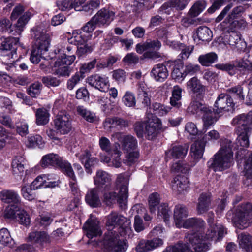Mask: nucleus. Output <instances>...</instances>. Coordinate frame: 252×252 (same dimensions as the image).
Wrapping results in <instances>:
<instances>
[{"label":"nucleus","instance_id":"nucleus-16","mask_svg":"<svg viewBox=\"0 0 252 252\" xmlns=\"http://www.w3.org/2000/svg\"><path fill=\"white\" fill-rule=\"evenodd\" d=\"M113 137L121 143L124 152L137 149V140L131 135H125L122 132H116L113 134Z\"/></svg>","mask_w":252,"mask_h":252},{"label":"nucleus","instance_id":"nucleus-29","mask_svg":"<svg viewBox=\"0 0 252 252\" xmlns=\"http://www.w3.org/2000/svg\"><path fill=\"white\" fill-rule=\"evenodd\" d=\"M211 204V194L210 193H201L198 199L197 211L198 214H202L206 212Z\"/></svg>","mask_w":252,"mask_h":252},{"label":"nucleus","instance_id":"nucleus-24","mask_svg":"<svg viewBox=\"0 0 252 252\" xmlns=\"http://www.w3.org/2000/svg\"><path fill=\"white\" fill-rule=\"evenodd\" d=\"M28 241L42 246L49 243L50 237L45 231H33L29 233Z\"/></svg>","mask_w":252,"mask_h":252},{"label":"nucleus","instance_id":"nucleus-10","mask_svg":"<svg viewBox=\"0 0 252 252\" xmlns=\"http://www.w3.org/2000/svg\"><path fill=\"white\" fill-rule=\"evenodd\" d=\"M104 247L113 252H125L127 248V243L124 240L119 238L118 233L107 231L105 233L103 240Z\"/></svg>","mask_w":252,"mask_h":252},{"label":"nucleus","instance_id":"nucleus-51","mask_svg":"<svg viewBox=\"0 0 252 252\" xmlns=\"http://www.w3.org/2000/svg\"><path fill=\"white\" fill-rule=\"evenodd\" d=\"M206 3L205 0L196 1L189 10V15L195 17L200 14L205 8Z\"/></svg>","mask_w":252,"mask_h":252},{"label":"nucleus","instance_id":"nucleus-7","mask_svg":"<svg viewBox=\"0 0 252 252\" xmlns=\"http://www.w3.org/2000/svg\"><path fill=\"white\" fill-rule=\"evenodd\" d=\"M40 165L43 168L58 166L68 177L74 178V173L71 164L57 154L50 153L43 156Z\"/></svg>","mask_w":252,"mask_h":252},{"label":"nucleus","instance_id":"nucleus-64","mask_svg":"<svg viewBox=\"0 0 252 252\" xmlns=\"http://www.w3.org/2000/svg\"><path fill=\"white\" fill-rule=\"evenodd\" d=\"M45 180V187L54 188L58 185V177L55 174H43Z\"/></svg>","mask_w":252,"mask_h":252},{"label":"nucleus","instance_id":"nucleus-62","mask_svg":"<svg viewBox=\"0 0 252 252\" xmlns=\"http://www.w3.org/2000/svg\"><path fill=\"white\" fill-rule=\"evenodd\" d=\"M100 5V0H91L84 5L83 10L92 14L94 10L98 8Z\"/></svg>","mask_w":252,"mask_h":252},{"label":"nucleus","instance_id":"nucleus-1","mask_svg":"<svg viewBox=\"0 0 252 252\" xmlns=\"http://www.w3.org/2000/svg\"><path fill=\"white\" fill-rule=\"evenodd\" d=\"M226 233V229L221 224L211 225L205 234L201 232L188 234L184 243L190 245L193 252H203L211 247L210 243L207 241H219Z\"/></svg>","mask_w":252,"mask_h":252},{"label":"nucleus","instance_id":"nucleus-37","mask_svg":"<svg viewBox=\"0 0 252 252\" xmlns=\"http://www.w3.org/2000/svg\"><path fill=\"white\" fill-rule=\"evenodd\" d=\"M133 210H136L138 215H135L134 217V228L137 232H140L144 230L145 228V225L143 223V220L139 216L141 212H144L145 210L142 208L140 205H136L133 206Z\"/></svg>","mask_w":252,"mask_h":252},{"label":"nucleus","instance_id":"nucleus-53","mask_svg":"<svg viewBox=\"0 0 252 252\" xmlns=\"http://www.w3.org/2000/svg\"><path fill=\"white\" fill-rule=\"evenodd\" d=\"M124 104L128 107H133L136 105V97L133 93L127 91L122 98Z\"/></svg>","mask_w":252,"mask_h":252},{"label":"nucleus","instance_id":"nucleus-45","mask_svg":"<svg viewBox=\"0 0 252 252\" xmlns=\"http://www.w3.org/2000/svg\"><path fill=\"white\" fill-rule=\"evenodd\" d=\"M54 66V73L56 75L63 77H68L70 75L71 70L69 67L61 63L60 59H58L55 62Z\"/></svg>","mask_w":252,"mask_h":252},{"label":"nucleus","instance_id":"nucleus-35","mask_svg":"<svg viewBox=\"0 0 252 252\" xmlns=\"http://www.w3.org/2000/svg\"><path fill=\"white\" fill-rule=\"evenodd\" d=\"M187 88L194 94H197L199 95H201L205 92V87L195 77H192L187 82Z\"/></svg>","mask_w":252,"mask_h":252},{"label":"nucleus","instance_id":"nucleus-23","mask_svg":"<svg viewBox=\"0 0 252 252\" xmlns=\"http://www.w3.org/2000/svg\"><path fill=\"white\" fill-rule=\"evenodd\" d=\"M188 3L187 0H170L164 3L159 10L162 13L169 14L172 8H175L178 11L183 10L186 8Z\"/></svg>","mask_w":252,"mask_h":252},{"label":"nucleus","instance_id":"nucleus-54","mask_svg":"<svg viewBox=\"0 0 252 252\" xmlns=\"http://www.w3.org/2000/svg\"><path fill=\"white\" fill-rule=\"evenodd\" d=\"M172 78L176 81H180L184 80L186 76V74L183 70V65L182 63L178 64L173 68L171 74Z\"/></svg>","mask_w":252,"mask_h":252},{"label":"nucleus","instance_id":"nucleus-22","mask_svg":"<svg viewBox=\"0 0 252 252\" xmlns=\"http://www.w3.org/2000/svg\"><path fill=\"white\" fill-rule=\"evenodd\" d=\"M171 186L173 190L176 193H184L189 189V181L186 176L178 175L172 182Z\"/></svg>","mask_w":252,"mask_h":252},{"label":"nucleus","instance_id":"nucleus-9","mask_svg":"<svg viewBox=\"0 0 252 252\" xmlns=\"http://www.w3.org/2000/svg\"><path fill=\"white\" fill-rule=\"evenodd\" d=\"M232 220L236 226L240 229L248 227L252 221V204L246 203L239 206Z\"/></svg>","mask_w":252,"mask_h":252},{"label":"nucleus","instance_id":"nucleus-8","mask_svg":"<svg viewBox=\"0 0 252 252\" xmlns=\"http://www.w3.org/2000/svg\"><path fill=\"white\" fill-rule=\"evenodd\" d=\"M0 199L9 206L5 211V217H13L15 212L20 210L23 206L20 196L17 192L13 190H3L0 192Z\"/></svg>","mask_w":252,"mask_h":252},{"label":"nucleus","instance_id":"nucleus-36","mask_svg":"<svg viewBox=\"0 0 252 252\" xmlns=\"http://www.w3.org/2000/svg\"><path fill=\"white\" fill-rule=\"evenodd\" d=\"M240 248L246 252H252V237L249 234L242 233L238 235Z\"/></svg>","mask_w":252,"mask_h":252},{"label":"nucleus","instance_id":"nucleus-40","mask_svg":"<svg viewBox=\"0 0 252 252\" xmlns=\"http://www.w3.org/2000/svg\"><path fill=\"white\" fill-rule=\"evenodd\" d=\"M227 94H229L231 98L233 97L237 103L242 102L244 101L245 94L243 92V88L241 85H237L227 90Z\"/></svg>","mask_w":252,"mask_h":252},{"label":"nucleus","instance_id":"nucleus-25","mask_svg":"<svg viewBox=\"0 0 252 252\" xmlns=\"http://www.w3.org/2000/svg\"><path fill=\"white\" fill-rule=\"evenodd\" d=\"M209 106L204 103L197 101L195 98L192 100L187 111L189 114L194 115L196 117H199L205 111L206 112Z\"/></svg>","mask_w":252,"mask_h":252},{"label":"nucleus","instance_id":"nucleus-49","mask_svg":"<svg viewBox=\"0 0 252 252\" xmlns=\"http://www.w3.org/2000/svg\"><path fill=\"white\" fill-rule=\"evenodd\" d=\"M26 14H28L29 17L25 23V25L27 24L31 17V13L28 11L25 12V8L23 5L20 4L18 5L14 8L11 14L10 19L12 21L16 20L17 19L18 20L20 17H22Z\"/></svg>","mask_w":252,"mask_h":252},{"label":"nucleus","instance_id":"nucleus-21","mask_svg":"<svg viewBox=\"0 0 252 252\" xmlns=\"http://www.w3.org/2000/svg\"><path fill=\"white\" fill-rule=\"evenodd\" d=\"M115 13L106 8H102L93 16L98 27H107L114 20Z\"/></svg>","mask_w":252,"mask_h":252},{"label":"nucleus","instance_id":"nucleus-32","mask_svg":"<svg viewBox=\"0 0 252 252\" xmlns=\"http://www.w3.org/2000/svg\"><path fill=\"white\" fill-rule=\"evenodd\" d=\"M76 111L77 115L89 123H95L99 121V117L95 113L88 110L83 106H77Z\"/></svg>","mask_w":252,"mask_h":252},{"label":"nucleus","instance_id":"nucleus-55","mask_svg":"<svg viewBox=\"0 0 252 252\" xmlns=\"http://www.w3.org/2000/svg\"><path fill=\"white\" fill-rule=\"evenodd\" d=\"M126 152L127 154L124 160V163L126 164L131 166L138 161L140 154L137 149Z\"/></svg>","mask_w":252,"mask_h":252},{"label":"nucleus","instance_id":"nucleus-11","mask_svg":"<svg viewBox=\"0 0 252 252\" xmlns=\"http://www.w3.org/2000/svg\"><path fill=\"white\" fill-rule=\"evenodd\" d=\"M28 17V14H26L20 17L16 23L13 25L8 19H1L0 20V32L13 35H20L24 30Z\"/></svg>","mask_w":252,"mask_h":252},{"label":"nucleus","instance_id":"nucleus-31","mask_svg":"<svg viewBox=\"0 0 252 252\" xmlns=\"http://www.w3.org/2000/svg\"><path fill=\"white\" fill-rule=\"evenodd\" d=\"M151 74L157 81L163 82L167 78L168 71L165 65L159 63L153 67Z\"/></svg>","mask_w":252,"mask_h":252},{"label":"nucleus","instance_id":"nucleus-28","mask_svg":"<svg viewBox=\"0 0 252 252\" xmlns=\"http://www.w3.org/2000/svg\"><path fill=\"white\" fill-rule=\"evenodd\" d=\"M75 155L79 157L80 161L84 165L86 172L89 174L92 173L90 168L96 163L97 159L95 158H90L91 153L88 150H84L81 153Z\"/></svg>","mask_w":252,"mask_h":252},{"label":"nucleus","instance_id":"nucleus-42","mask_svg":"<svg viewBox=\"0 0 252 252\" xmlns=\"http://www.w3.org/2000/svg\"><path fill=\"white\" fill-rule=\"evenodd\" d=\"M218 55L215 52H210L205 54L200 55L198 61L204 66H209L218 60Z\"/></svg>","mask_w":252,"mask_h":252},{"label":"nucleus","instance_id":"nucleus-3","mask_svg":"<svg viewBox=\"0 0 252 252\" xmlns=\"http://www.w3.org/2000/svg\"><path fill=\"white\" fill-rule=\"evenodd\" d=\"M128 181L126 174H119L116 181V189H119V192L117 193L115 191H105L103 195V202L106 205L110 206L117 202L121 208H125L128 197Z\"/></svg>","mask_w":252,"mask_h":252},{"label":"nucleus","instance_id":"nucleus-43","mask_svg":"<svg viewBox=\"0 0 252 252\" xmlns=\"http://www.w3.org/2000/svg\"><path fill=\"white\" fill-rule=\"evenodd\" d=\"M50 114L44 108H38L35 111L36 124L38 126H44L49 121Z\"/></svg>","mask_w":252,"mask_h":252},{"label":"nucleus","instance_id":"nucleus-15","mask_svg":"<svg viewBox=\"0 0 252 252\" xmlns=\"http://www.w3.org/2000/svg\"><path fill=\"white\" fill-rule=\"evenodd\" d=\"M55 128L61 134L68 133L71 129L70 116L65 111H60L54 120Z\"/></svg>","mask_w":252,"mask_h":252},{"label":"nucleus","instance_id":"nucleus-4","mask_svg":"<svg viewBox=\"0 0 252 252\" xmlns=\"http://www.w3.org/2000/svg\"><path fill=\"white\" fill-rule=\"evenodd\" d=\"M233 163L231 143L227 141L208 162V166L215 172L222 171L229 168Z\"/></svg>","mask_w":252,"mask_h":252},{"label":"nucleus","instance_id":"nucleus-58","mask_svg":"<svg viewBox=\"0 0 252 252\" xmlns=\"http://www.w3.org/2000/svg\"><path fill=\"white\" fill-rule=\"evenodd\" d=\"M149 208L151 213H155L159 204V195L158 193L151 194L149 197Z\"/></svg>","mask_w":252,"mask_h":252},{"label":"nucleus","instance_id":"nucleus-39","mask_svg":"<svg viewBox=\"0 0 252 252\" xmlns=\"http://www.w3.org/2000/svg\"><path fill=\"white\" fill-rule=\"evenodd\" d=\"M202 114V119L205 127L213 125L218 120V118L216 116L217 114L213 111L210 107H208L206 112L205 111Z\"/></svg>","mask_w":252,"mask_h":252},{"label":"nucleus","instance_id":"nucleus-50","mask_svg":"<svg viewBox=\"0 0 252 252\" xmlns=\"http://www.w3.org/2000/svg\"><path fill=\"white\" fill-rule=\"evenodd\" d=\"M6 218L9 219L17 218L18 220L21 224L26 226L29 225L30 223V218L29 215L23 210V206L21 207L20 210L15 212L14 217Z\"/></svg>","mask_w":252,"mask_h":252},{"label":"nucleus","instance_id":"nucleus-20","mask_svg":"<svg viewBox=\"0 0 252 252\" xmlns=\"http://www.w3.org/2000/svg\"><path fill=\"white\" fill-rule=\"evenodd\" d=\"M94 183L97 189L108 190L111 183V175L105 171L98 170L94 177Z\"/></svg>","mask_w":252,"mask_h":252},{"label":"nucleus","instance_id":"nucleus-56","mask_svg":"<svg viewBox=\"0 0 252 252\" xmlns=\"http://www.w3.org/2000/svg\"><path fill=\"white\" fill-rule=\"evenodd\" d=\"M31 185H25L22 187L21 194L24 199L32 201L35 199L36 194L33 191Z\"/></svg>","mask_w":252,"mask_h":252},{"label":"nucleus","instance_id":"nucleus-48","mask_svg":"<svg viewBox=\"0 0 252 252\" xmlns=\"http://www.w3.org/2000/svg\"><path fill=\"white\" fill-rule=\"evenodd\" d=\"M244 171L248 184H252V152L248 153L244 165Z\"/></svg>","mask_w":252,"mask_h":252},{"label":"nucleus","instance_id":"nucleus-52","mask_svg":"<svg viewBox=\"0 0 252 252\" xmlns=\"http://www.w3.org/2000/svg\"><path fill=\"white\" fill-rule=\"evenodd\" d=\"M53 219L50 213H45L39 215L35 219V222L37 226L39 227H45L49 225L52 222Z\"/></svg>","mask_w":252,"mask_h":252},{"label":"nucleus","instance_id":"nucleus-2","mask_svg":"<svg viewBox=\"0 0 252 252\" xmlns=\"http://www.w3.org/2000/svg\"><path fill=\"white\" fill-rule=\"evenodd\" d=\"M31 36L34 39V44L31 51L30 61L37 64L45 52L48 51L50 45L51 38L46 31L41 26L33 28L31 32Z\"/></svg>","mask_w":252,"mask_h":252},{"label":"nucleus","instance_id":"nucleus-14","mask_svg":"<svg viewBox=\"0 0 252 252\" xmlns=\"http://www.w3.org/2000/svg\"><path fill=\"white\" fill-rule=\"evenodd\" d=\"M236 102H234L229 94L222 93L218 95L214 105V112L220 114L234 109Z\"/></svg>","mask_w":252,"mask_h":252},{"label":"nucleus","instance_id":"nucleus-30","mask_svg":"<svg viewBox=\"0 0 252 252\" xmlns=\"http://www.w3.org/2000/svg\"><path fill=\"white\" fill-rule=\"evenodd\" d=\"M99 189L94 188L90 189L85 196L86 203L92 207H97L101 203L98 195Z\"/></svg>","mask_w":252,"mask_h":252},{"label":"nucleus","instance_id":"nucleus-19","mask_svg":"<svg viewBox=\"0 0 252 252\" xmlns=\"http://www.w3.org/2000/svg\"><path fill=\"white\" fill-rule=\"evenodd\" d=\"M86 80L89 85L101 92H105L108 90L109 87V79L108 77L105 75L95 74L90 76Z\"/></svg>","mask_w":252,"mask_h":252},{"label":"nucleus","instance_id":"nucleus-5","mask_svg":"<svg viewBox=\"0 0 252 252\" xmlns=\"http://www.w3.org/2000/svg\"><path fill=\"white\" fill-rule=\"evenodd\" d=\"M106 224L108 231L119 233L123 237L130 238L133 236L130 220L117 212H112L107 216Z\"/></svg>","mask_w":252,"mask_h":252},{"label":"nucleus","instance_id":"nucleus-12","mask_svg":"<svg viewBox=\"0 0 252 252\" xmlns=\"http://www.w3.org/2000/svg\"><path fill=\"white\" fill-rule=\"evenodd\" d=\"M245 9L242 6L234 7L228 15L225 20L220 24L225 31L234 30L242 25H245L246 22L243 20L238 21L236 19L244 12Z\"/></svg>","mask_w":252,"mask_h":252},{"label":"nucleus","instance_id":"nucleus-44","mask_svg":"<svg viewBox=\"0 0 252 252\" xmlns=\"http://www.w3.org/2000/svg\"><path fill=\"white\" fill-rule=\"evenodd\" d=\"M162 252H193L190 246L183 242L166 247Z\"/></svg>","mask_w":252,"mask_h":252},{"label":"nucleus","instance_id":"nucleus-41","mask_svg":"<svg viewBox=\"0 0 252 252\" xmlns=\"http://www.w3.org/2000/svg\"><path fill=\"white\" fill-rule=\"evenodd\" d=\"M25 158L22 156H16L12 160L11 166L13 173L19 175L23 173L25 170Z\"/></svg>","mask_w":252,"mask_h":252},{"label":"nucleus","instance_id":"nucleus-61","mask_svg":"<svg viewBox=\"0 0 252 252\" xmlns=\"http://www.w3.org/2000/svg\"><path fill=\"white\" fill-rule=\"evenodd\" d=\"M10 45L7 40L4 38H0V57L10 56Z\"/></svg>","mask_w":252,"mask_h":252},{"label":"nucleus","instance_id":"nucleus-27","mask_svg":"<svg viewBox=\"0 0 252 252\" xmlns=\"http://www.w3.org/2000/svg\"><path fill=\"white\" fill-rule=\"evenodd\" d=\"M122 152L121 151V145L118 142H115L112 148L111 152L110 161L109 166L115 168L120 167L121 165V156Z\"/></svg>","mask_w":252,"mask_h":252},{"label":"nucleus","instance_id":"nucleus-18","mask_svg":"<svg viewBox=\"0 0 252 252\" xmlns=\"http://www.w3.org/2000/svg\"><path fill=\"white\" fill-rule=\"evenodd\" d=\"M86 235L89 239L99 236L102 234V231L99 225L98 220L91 216L83 226Z\"/></svg>","mask_w":252,"mask_h":252},{"label":"nucleus","instance_id":"nucleus-47","mask_svg":"<svg viewBox=\"0 0 252 252\" xmlns=\"http://www.w3.org/2000/svg\"><path fill=\"white\" fill-rule=\"evenodd\" d=\"M196 34L198 39L202 41L208 42L213 37L212 32L206 26L199 27L196 31Z\"/></svg>","mask_w":252,"mask_h":252},{"label":"nucleus","instance_id":"nucleus-59","mask_svg":"<svg viewBox=\"0 0 252 252\" xmlns=\"http://www.w3.org/2000/svg\"><path fill=\"white\" fill-rule=\"evenodd\" d=\"M94 50V45L90 43H82L77 46L76 54L79 57L91 53Z\"/></svg>","mask_w":252,"mask_h":252},{"label":"nucleus","instance_id":"nucleus-26","mask_svg":"<svg viewBox=\"0 0 252 252\" xmlns=\"http://www.w3.org/2000/svg\"><path fill=\"white\" fill-rule=\"evenodd\" d=\"M189 211L187 208L182 204L175 206L174 210V219L175 225L178 228H181L182 222L188 217Z\"/></svg>","mask_w":252,"mask_h":252},{"label":"nucleus","instance_id":"nucleus-34","mask_svg":"<svg viewBox=\"0 0 252 252\" xmlns=\"http://www.w3.org/2000/svg\"><path fill=\"white\" fill-rule=\"evenodd\" d=\"M189 149L188 145H175L171 149L166 152L167 156H172L173 158H183L187 155Z\"/></svg>","mask_w":252,"mask_h":252},{"label":"nucleus","instance_id":"nucleus-63","mask_svg":"<svg viewBox=\"0 0 252 252\" xmlns=\"http://www.w3.org/2000/svg\"><path fill=\"white\" fill-rule=\"evenodd\" d=\"M43 141L42 137L38 134L31 136L28 138V146L30 147L38 146L41 147L43 145Z\"/></svg>","mask_w":252,"mask_h":252},{"label":"nucleus","instance_id":"nucleus-38","mask_svg":"<svg viewBox=\"0 0 252 252\" xmlns=\"http://www.w3.org/2000/svg\"><path fill=\"white\" fill-rule=\"evenodd\" d=\"M205 222L202 219L194 217L185 219L182 222L181 228L195 227L196 228H202L205 226Z\"/></svg>","mask_w":252,"mask_h":252},{"label":"nucleus","instance_id":"nucleus-13","mask_svg":"<svg viewBox=\"0 0 252 252\" xmlns=\"http://www.w3.org/2000/svg\"><path fill=\"white\" fill-rule=\"evenodd\" d=\"M220 28L225 32L223 38L224 44L229 45L232 49L238 51L243 50L246 48V43L241 38L240 34L234 31V29L227 31L222 27H220Z\"/></svg>","mask_w":252,"mask_h":252},{"label":"nucleus","instance_id":"nucleus-46","mask_svg":"<svg viewBox=\"0 0 252 252\" xmlns=\"http://www.w3.org/2000/svg\"><path fill=\"white\" fill-rule=\"evenodd\" d=\"M182 90L179 86L173 87L172 91V96L170 97V104L172 106L179 108L181 105L180 100Z\"/></svg>","mask_w":252,"mask_h":252},{"label":"nucleus","instance_id":"nucleus-6","mask_svg":"<svg viewBox=\"0 0 252 252\" xmlns=\"http://www.w3.org/2000/svg\"><path fill=\"white\" fill-rule=\"evenodd\" d=\"M232 123L233 125L238 126L236 128L237 143L242 147H248L251 131L249 125L252 124V114H240L233 119Z\"/></svg>","mask_w":252,"mask_h":252},{"label":"nucleus","instance_id":"nucleus-60","mask_svg":"<svg viewBox=\"0 0 252 252\" xmlns=\"http://www.w3.org/2000/svg\"><path fill=\"white\" fill-rule=\"evenodd\" d=\"M152 108L155 113L160 116H163L167 114L171 109L169 107L165 106L158 102L153 104Z\"/></svg>","mask_w":252,"mask_h":252},{"label":"nucleus","instance_id":"nucleus-57","mask_svg":"<svg viewBox=\"0 0 252 252\" xmlns=\"http://www.w3.org/2000/svg\"><path fill=\"white\" fill-rule=\"evenodd\" d=\"M87 41L85 35L82 31H79V32H73L72 36L68 39L69 43L79 46L82 43H84Z\"/></svg>","mask_w":252,"mask_h":252},{"label":"nucleus","instance_id":"nucleus-17","mask_svg":"<svg viewBox=\"0 0 252 252\" xmlns=\"http://www.w3.org/2000/svg\"><path fill=\"white\" fill-rule=\"evenodd\" d=\"M147 121L145 134L148 140L153 139L157 135L158 130L161 128L160 120L156 116L150 114Z\"/></svg>","mask_w":252,"mask_h":252},{"label":"nucleus","instance_id":"nucleus-33","mask_svg":"<svg viewBox=\"0 0 252 252\" xmlns=\"http://www.w3.org/2000/svg\"><path fill=\"white\" fill-rule=\"evenodd\" d=\"M205 146V142L203 138L196 140L191 146V157L194 159H200L203 156Z\"/></svg>","mask_w":252,"mask_h":252}]
</instances>
